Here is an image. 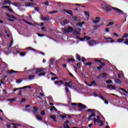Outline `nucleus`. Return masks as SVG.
I'll return each mask as SVG.
<instances>
[{"label": "nucleus", "mask_w": 128, "mask_h": 128, "mask_svg": "<svg viewBox=\"0 0 128 128\" xmlns=\"http://www.w3.org/2000/svg\"><path fill=\"white\" fill-rule=\"evenodd\" d=\"M102 8H104V10H106V12H110V10H112V8L114 7L106 3H104L102 4Z\"/></svg>", "instance_id": "f257e3e1"}, {"label": "nucleus", "mask_w": 128, "mask_h": 128, "mask_svg": "<svg viewBox=\"0 0 128 128\" xmlns=\"http://www.w3.org/2000/svg\"><path fill=\"white\" fill-rule=\"evenodd\" d=\"M86 112H92L91 115L88 118V122H90L92 118H94L96 116V113L94 112V110L88 109L86 110Z\"/></svg>", "instance_id": "f03ea898"}, {"label": "nucleus", "mask_w": 128, "mask_h": 128, "mask_svg": "<svg viewBox=\"0 0 128 128\" xmlns=\"http://www.w3.org/2000/svg\"><path fill=\"white\" fill-rule=\"evenodd\" d=\"M0 70H2L1 72H6V70L8 68V65L6 64L4 62H2V64H0Z\"/></svg>", "instance_id": "7ed1b4c3"}, {"label": "nucleus", "mask_w": 128, "mask_h": 128, "mask_svg": "<svg viewBox=\"0 0 128 128\" xmlns=\"http://www.w3.org/2000/svg\"><path fill=\"white\" fill-rule=\"evenodd\" d=\"M76 40H78L80 42H84V40H90V37H88L85 36L84 38H80V36H76Z\"/></svg>", "instance_id": "20e7f679"}, {"label": "nucleus", "mask_w": 128, "mask_h": 128, "mask_svg": "<svg viewBox=\"0 0 128 128\" xmlns=\"http://www.w3.org/2000/svg\"><path fill=\"white\" fill-rule=\"evenodd\" d=\"M112 8L113 10H115L116 12H117V14H124V13L123 12L122 10L118 8Z\"/></svg>", "instance_id": "39448f33"}, {"label": "nucleus", "mask_w": 128, "mask_h": 128, "mask_svg": "<svg viewBox=\"0 0 128 128\" xmlns=\"http://www.w3.org/2000/svg\"><path fill=\"white\" fill-rule=\"evenodd\" d=\"M18 72H20L18 71H15L14 70H8L6 72V74H18Z\"/></svg>", "instance_id": "423d86ee"}, {"label": "nucleus", "mask_w": 128, "mask_h": 128, "mask_svg": "<svg viewBox=\"0 0 128 128\" xmlns=\"http://www.w3.org/2000/svg\"><path fill=\"white\" fill-rule=\"evenodd\" d=\"M97 119L96 118H94V123L96 124V122H102V121L100 120V116H96Z\"/></svg>", "instance_id": "0eeeda50"}, {"label": "nucleus", "mask_w": 128, "mask_h": 128, "mask_svg": "<svg viewBox=\"0 0 128 128\" xmlns=\"http://www.w3.org/2000/svg\"><path fill=\"white\" fill-rule=\"evenodd\" d=\"M82 32V30L80 28L77 29L76 30H74L73 32V34L74 36H78L79 34H80V32Z\"/></svg>", "instance_id": "6e6552de"}, {"label": "nucleus", "mask_w": 128, "mask_h": 128, "mask_svg": "<svg viewBox=\"0 0 128 128\" xmlns=\"http://www.w3.org/2000/svg\"><path fill=\"white\" fill-rule=\"evenodd\" d=\"M100 22V17H96L94 20H93L92 22L94 24H98Z\"/></svg>", "instance_id": "1a4fd4ad"}, {"label": "nucleus", "mask_w": 128, "mask_h": 128, "mask_svg": "<svg viewBox=\"0 0 128 128\" xmlns=\"http://www.w3.org/2000/svg\"><path fill=\"white\" fill-rule=\"evenodd\" d=\"M88 45L90 46H94L96 45V42L94 40L90 41L88 42Z\"/></svg>", "instance_id": "9d476101"}, {"label": "nucleus", "mask_w": 128, "mask_h": 128, "mask_svg": "<svg viewBox=\"0 0 128 128\" xmlns=\"http://www.w3.org/2000/svg\"><path fill=\"white\" fill-rule=\"evenodd\" d=\"M78 106H79V108H81L82 110H84V108H86V105L84 104H82V103H78Z\"/></svg>", "instance_id": "9b49d317"}, {"label": "nucleus", "mask_w": 128, "mask_h": 128, "mask_svg": "<svg viewBox=\"0 0 128 128\" xmlns=\"http://www.w3.org/2000/svg\"><path fill=\"white\" fill-rule=\"evenodd\" d=\"M44 68H36V71L35 72V74H38V72H44Z\"/></svg>", "instance_id": "f8f14e48"}, {"label": "nucleus", "mask_w": 128, "mask_h": 128, "mask_svg": "<svg viewBox=\"0 0 128 128\" xmlns=\"http://www.w3.org/2000/svg\"><path fill=\"white\" fill-rule=\"evenodd\" d=\"M63 12H66V14H68L72 16H74V14H72V12L71 10H63Z\"/></svg>", "instance_id": "ddd939ff"}, {"label": "nucleus", "mask_w": 128, "mask_h": 128, "mask_svg": "<svg viewBox=\"0 0 128 128\" xmlns=\"http://www.w3.org/2000/svg\"><path fill=\"white\" fill-rule=\"evenodd\" d=\"M34 78H36V75H30L28 78V80H34Z\"/></svg>", "instance_id": "4468645a"}, {"label": "nucleus", "mask_w": 128, "mask_h": 128, "mask_svg": "<svg viewBox=\"0 0 128 128\" xmlns=\"http://www.w3.org/2000/svg\"><path fill=\"white\" fill-rule=\"evenodd\" d=\"M31 88L32 87L26 86H24V87L22 88H16V90H24V88Z\"/></svg>", "instance_id": "2eb2a0df"}, {"label": "nucleus", "mask_w": 128, "mask_h": 128, "mask_svg": "<svg viewBox=\"0 0 128 128\" xmlns=\"http://www.w3.org/2000/svg\"><path fill=\"white\" fill-rule=\"evenodd\" d=\"M36 71V68H33L32 69L28 70V72H30V74H35Z\"/></svg>", "instance_id": "dca6fc26"}, {"label": "nucleus", "mask_w": 128, "mask_h": 128, "mask_svg": "<svg viewBox=\"0 0 128 128\" xmlns=\"http://www.w3.org/2000/svg\"><path fill=\"white\" fill-rule=\"evenodd\" d=\"M26 6H36V4L30 2H28L26 3Z\"/></svg>", "instance_id": "f3484780"}, {"label": "nucleus", "mask_w": 128, "mask_h": 128, "mask_svg": "<svg viewBox=\"0 0 128 128\" xmlns=\"http://www.w3.org/2000/svg\"><path fill=\"white\" fill-rule=\"evenodd\" d=\"M68 22H70L68 20H64V21L60 22V24L62 26H66V24H68Z\"/></svg>", "instance_id": "a211bd4d"}, {"label": "nucleus", "mask_w": 128, "mask_h": 128, "mask_svg": "<svg viewBox=\"0 0 128 128\" xmlns=\"http://www.w3.org/2000/svg\"><path fill=\"white\" fill-rule=\"evenodd\" d=\"M50 118H52V120H54V122H58V120H56V116H54V115H50Z\"/></svg>", "instance_id": "6ab92c4d"}, {"label": "nucleus", "mask_w": 128, "mask_h": 128, "mask_svg": "<svg viewBox=\"0 0 128 128\" xmlns=\"http://www.w3.org/2000/svg\"><path fill=\"white\" fill-rule=\"evenodd\" d=\"M108 88H110V90H116V86L112 84L108 86Z\"/></svg>", "instance_id": "aec40b11"}, {"label": "nucleus", "mask_w": 128, "mask_h": 128, "mask_svg": "<svg viewBox=\"0 0 128 128\" xmlns=\"http://www.w3.org/2000/svg\"><path fill=\"white\" fill-rule=\"evenodd\" d=\"M94 60L96 62H99V64H102V66H106V64L104 63V62H103L102 63V62L98 60H96L95 59Z\"/></svg>", "instance_id": "412c9836"}, {"label": "nucleus", "mask_w": 128, "mask_h": 128, "mask_svg": "<svg viewBox=\"0 0 128 128\" xmlns=\"http://www.w3.org/2000/svg\"><path fill=\"white\" fill-rule=\"evenodd\" d=\"M13 6H16L17 8H20V6H22V5L20 2H14L13 4Z\"/></svg>", "instance_id": "4be33fe9"}, {"label": "nucleus", "mask_w": 128, "mask_h": 128, "mask_svg": "<svg viewBox=\"0 0 128 128\" xmlns=\"http://www.w3.org/2000/svg\"><path fill=\"white\" fill-rule=\"evenodd\" d=\"M34 111H33V114H36L38 112V107L36 106H34Z\"/></svg>", "instance_id": "5701e85b"}, {"label": "nucleus", "mask_w": 128, "mask_h": 128, "mask_svg": "<svg viewBox=\"0 0 128 128\" xmlns=\"http://www.w3.org/2000/svg\"><path fill=\"white\" fill-rule=\"evenodd\" d=\"M115 83L118 84H122V81L120 79H116Z\"/></svg>", "instance_id": "b1692460"}, {"label": "nucleus", "mask_w": 128, "mask_h": 128, "mask_svg": "<svg viewBox=\"0 0 128 128\" xmlns=\"http://www.w3.org/2000/svg\"><path fill=\"white\" fill-rule=\"evenodd\" d=\"M41 20H44V22H46V20H50V18L48 17H44L42 16L41 18Z\"/></svg>", "instance_id": "393cba45"}, {"label": "nucleus", "mask_w": 128, "mask_h": 128, "mask_svg": "<svg viewBox=\"0 0 128 128\" xmlns=\"http://www.w3.org/2000/svg\"><path fill=\"white\" fill-rule=\"evenodd\" d=\"M22 21L24 22H26V24H30V26H34V24H32V23L28 22V21H26V20L23 19Z\"/></svg>", "instance_id": "a878e982"}, {"label": "nucleus", "mask_w": 128, "mask_h": 128, "mask_svg": "<svg viewBox=\"0 0 128 128\" xmlns=\"http://www.w3.org/2000/svg\"><path fill=\"white\" fill-rule=\"evenodd\" d=\"M84 14L85 16H86L87 18H90V12L85 11V12H84Z\"/></svg>", "instance_id": "bb28decb"}, {"label": "nucleus", "mask_w": 128, "mask_h": 128, "mask_svg": "<svg viewBox=\"0 0 128 128\" xmlns=\"http://www.w3.org/2000/svg\"><path fill=\"white\" fill-rule=\"evenodd\" d=\"M62 32L64 34H68V32H70V31H68V29H63L62 30Z\"/></svg>", "instance_id": "cd10ccee"}, {"label": "nucleus", "mask_w": 128, "mask_h": 128, "mask_svg": "<svg viewBox=\"0 0 128 128\" xmlns=\"http://www.w3.org/2000/svg\"><path fill=\"white\" fill-rule=\"evenodd\" d=\"M56 60V59L52 58L50 60V66H52L54 60Z\"/></svg>", "instance_id": "c85d7f7f"}, {"label": "nucleus", "mask_w": 128, "mask_h": 128, "mask_svg": "<svg viewBox=\"0 0 128 128\" xmlns=\"http://www.w3.org/2000/svg\"><path fill=\"white\" fill-rule=\"evenodd\" d=\"M92 62H88L86 64L84 62V66H92Z\"/></svg>", "instance_id": "c756f323"}, {"label": "nucleus", "mask_w": 128, "mask_h": 128, "mask_svg": "<svg viewBox=\"0 0 128 128\" xmlns=\"http://www.w3.org/2000/svg\"><path fill=\"white\" fill-rule=\"evenodd\" d=\"M119 90H122V92H126V94H128V92L126 90L122 88H119Z\"/></svg>", "instance_id": "7c9ffc66"}, {"label": "nucleus", "mask_w": 128, "mask_h": 128, "mask_svg": "<svg viewBox=\"0 0 128 128\" xmlns=\"http://www.w3.org/2000/svg\"><path fill=\"white\" fill-rule=\"evenodd\" d=\"M36 118L38 120H42V118L40 116H36Z\"/></svg>", "instance_id": "2f4dec72"}, {"label": "nucleus", "mask_w": 128, "mask_h": 128, "mask_svg": "<svg viewBox=\"0 0 128 128\" xmlns=\"http://www.w3.org/2000/svg\"><path fill=\"white\" fill-rule=\"evenodd\" d=\"M26 50H33V52H36V49H34L32 47L27 48H26Z\"/></svg>", "instance_id": "473e14b6"}, {"label": "nucleus", "mask_w": 128, "mask_h": 128, "mask_svg": "<svg viewBox=\"0 0 128 128\" xmlns=\"http://www.w3.org/2000/svg\"><path fill=\"white\" fill-rule=\"evenodd\" d=\"M106 84H112V80H106Z\"/></svg>", "instance_id": "72a5a7b5"}, {"label": "nucleus", "mask_w": 128, "mask_h": 128, "mask_svg": "<svg viewBox=\"0 0 128 128\" xmlns=\"http://www.w3.org/2000/svg\"><path fill=\"white\" fill-rule=\"evenodd\" d=\"M10 2L8 0H4V4H10Z\"/></svg>", "instance_id": "f704fd0d"}, {"label": "nucleus", "mask_w": 128, "mask_h": 128, "mask_svg": "<svg viewBox=\"0 0 128 128\" xmlns=\"http://www.w3.org/2000/svg\"><path fill=\"white\" fill-rule=\"evenodd\" d=\"M46 72H43L42 73H40L38 74V76H46Z\"/></svg>", "instance_id": "c9c22d12"}, {"label": "nucleus", "mask_w": 128, "mask_h": 128, "mask_svg": "<svg viewBox=\"0 0 128 128\" xmlns=\"http://www.w3.org/2000/svg\"><path fill=\"white\" fill-rule=\"evenodd\" d=\"M76 60H78V62H80V56L78 54H76Z\"/></svg>", "instance_id": "e433bc0d"}, {"label": "nucleus", "mask_w": 128, "mask_h": 128, "mask_svg": "<svg viewBox=\"0 0 128 128\" xmlns=\"http://www.w3.org/2000/svg\"><path fill=\"white\" fill-rule=\"evenodd\" d=\"M67 116H68L67 114L60 116V118H62V120H64L66 118Z\"/></svg>", "instance_id": "4c0bfd02"}, {"label": "nucleus", "mask_w": 128, "mask_h": 128, "mask_svg": "<svg viewBox=\"0 0 128 128\" xmlns=\"http://www.w3.org/2000/svg\"><path fill=\"white\" fill-rule=\"evenodd\" d=\"M16 100V98H10L8 99V102H14V100Z\"/></svg>", "instance_id": "58836bf2"}, {"label": "nucleus", "mask_w": 128, "mask_h": 128, "mask_svg": "<svg viewBox=\"0 0 128 128\" xmlns=\"http://www.w3.org/2000/svg\"><path fill=\"white\" fill-rule=\"evenodd\" d=\"M124 40L122 38H120V39H118V42L120 43V42H124Z\"/></svg>", "instance_id": "ea45409f"}, {"label": "nucleus", "mask_w": 128, "mask_h": 128, "mask_svg": "<svg viewBox=\"0 0 128 128\" xmlns=\"http://www.w3.org/2000/svg\"><path fill=\"white\" fill-rule=\"evenodd\" d=\"M55 110V112H58V109H56V107H54V106H52V107L50 110Z\"/></svg>", "instance_id": "a19ab883"}, {"label": "nucleus", "mask_w": 128, "mask_h": 128, "mask_svg": "<svg viewBox=\"0 0 128 128\" xmlns=\"http://www.w3.org/2000/svg\"><path fill=\"white\" fill-rule=\"evenodd\" d=\"M91 84H92V86H98V84H96V82L94 81H92L91 82Z\"/></svg>", "instance_id": "79ce46f5"}, {"label": "nucleus", "mask_w": 128, "mask_h": 128, "mask_svg": "<svg viewBox=\"0 0 128 128\" xmlns=\"http://www.w3.org/2000/svg\"><path fill=\"white\" fill-rule=\"evenodd\" d=\"M36 52L37 54H40L42 56H44V53L43 52H40V51H38V50H36Z\"/></svg>", "instance_id": "37998d69"}, {"label": "nucleus", "mask_w": 128, "mask_h": 128, "mask_svg": "<svg viewBox=\"0 0 128 128\" xmlns=\"http://www.w3.org/2000/svg\"><path fill=\"white\" fill-rule=\"evenodd\" d=\"M64 128H70V127L68 124L64 123Z\"/></svg>", "instance_id": "c03bdc74"}, {"label": "nucleus", "mask_w": 128, "mask_h": 128, "mask_svg": "<svg viewBox=\"0 0 128 128\" xmlns=\"http://www.w3.org/2000/svg\"><path fill=\"white\" fill-rule=\"evenodd\" d=\"M128 37V34H126L122 36V38H126Z\"/></svg>", "instance_id": "a18cd8bd"}, {"label": "nucleus", "mask_w": 128, "mask_h": 128, "mask_svg": "<svg viewBox=\"0 0 128 128\" xmlns=\"http://www.w3.org/2000/svg\"><path fill=\"white\" fill-rule=\"evenodd\" d=\"M6 16H8V18H14V16H10V14H6Z\"/></svg>", "instance_id": "49530a36"}, {"label": "nucleus", "mask_w": 128, "mask_h": 128, "mask_svg": "<svg viewBox=\"0 0 128 128\" xmlns=\"http://www.w3.org/2000/svg\"><path fill=\"white\" fill-rule=\"evenodd\" d=\"M56 12H58V11H52L51 12H49L48 14H56Z\"/></svg>", "instance_id": "de8ad7c7"}, {"label": "nucleus", "mask_w": 128, "mask_h": 128, "mask_svg": "<svg viewBox=\"0 0 128 128\" xmlns=\"http://www.w3.org/2000/svg\"><path fill=\"white\" fill-rule=\"evenodd\" d=\"M112 24H114V22H110L109 24L107 25V26H112Z\"/></svg>", "instance_id": "09e8293b"}, {"label": "nucleus", "mask_w": 128, "mask_h": 128, "mask_svg": "<svg viewBox=\"0 0 128 128\" xmlns=\"http://www.w3.org/2000/svg\"><path fill=\"white\" fill-rule=\"evenodd\" d=\"M68 30H70V32H73L74 30V28L72 27H69L68 28Z\"/></svg>", "instance_id": "8fccbe9b"}, {"label": "nucleus", "mask_w": 128, "mask_h": 128, "mask_svg": "<svg viewBox=\"0 0 128 128\" xmlns=\"http://www.w3.org/2000/svg\"><path fill=\"white\" fill-rule=\"evenodd\" d=\"M120 74H121L122 78H124V72H122V71L120 72Z\"/></svg>", "instance_id": "3c124183"}, {"label": "nucleus", "mask_w": 128, "mask_h": 128, "mask_svg": "<svg viewBox=\"0 0 128 128\" xmlns=\"http://www.w3.org/2000/svg\"><path fill=\"white\" fill-rule=\"evenodd\" d=\"M100 76H102V78H106V73H103L100 74Z\"/></svg>", "instance_id": "603ef678"}, {"label": "nucleus", "mask_w": 128, "mask_h": 128, "mask_svg": "<svg viewBox=\"0 0 128 128\" xmlns=\"http://www.w3.org/2000/svg\"><path fill=\"white\" fill-rule=\"evenodd\" d=\"M38 36H40V38H42V36H44V34H37Z\"/></svg>", "instance_id": "864d4df0"}, {"label": "nucleus", "mask_w": 128, "mask_h": 128, "mask_svg": "<svg viewBox=\"0 0 128 128\" xmlns=\"http://www.w3.org/2000/svg\"><path fill=\"white\" fill-rule=\"evenodd\" d=\"M41 116H45L46 115V112H44V111L42 110L41 112V114H40Z\"/></svg>", "instance_id": "5fc2aeb1"}, {"label": "nucleus", "mask_w": 128, "mask_h": 128, "mask_svg": "<svg viewBox=\"0 0 128 128\" xmlns=\"http://www.w3.org/2000/svg\"><path fill=\"white\" fill-rule=\"evenodd\" d=\"M25 55H26V52H21L20 54V56H24Z\"/></svg>", "instance_id": "6e6d98bb"}, {"label": "nucleus", "mask_w": 128, "mask_h": 128, "mask_svg": "<svg viewBox=\"0 0 128 128\" xmlns=\"http://www.w3.org/2000/svg\"><path fill=\"white\" fill-rule=\"evenodd\" d=\"M64 60V56H62L61 57V58L59 60L60 62H63Z\"/></svg>", "instance_id": "4d7b16f0"}, {"label": "nucleus", "mask_w": 128, "mask_h": 128, "mask_svg": "<svg viewBox=\"0 0 128 128\" xmlns=\"http://www.w3.org/2000/svg\"><path fill=\"white\" fill-rule=\"evenodd\" d=\"M58 82H59L60 86L61 84H64V82H62V80H59V81H58Z\"/></svg>", "instance_id": "13d9d810"}, {"label": "nucleus", "mask_w": 128, "mask_h": 128, "mask_svg": "<svg viewBox=\"0 0 128 128\" xmlns=\"http://www.w3.org/2000/svg\"><path fill=\"white\" fill-rule=\"evenodd\" d=\"M34 10L36 12H39L40 11V8H38V7L35 8Z\"/></svg>", "instance_id": "bf43d9fd"}, {"label": "nucleus", "mask_w": 128, "mask_h": 128, "mask_svg": "<svg viewBox=\"0 0 128 128\" xmlns=\"http://www.w3.org/2000/svg\"><path fill=\"white\" fill-rule=\"evenodd\" d=\"M74 62V59H72V58L69 59L68 60V62Z\"/></svg>", "instance_id": "052dcab7"}, {"label": "nucleus", "mask_w": 128, "mask_h": 128, "mask_svg": "<svg viewBox=\"0 0 128 128\" xmlns=\"http://www.w3.org/2000/svg\"><path fill=\"white\" fill-rule=\"evenodd\" d=\"M106 32H110V29L108 28H106L105 29Z\"/></svg>", "instance_id": "680f3d73"}, {"label": "nucleus", "mask_w": 128, "mask_h": 128, "mask_svg": "<svg viewBox=\"0 0 128 128\" xmlns=\"http://www.w3.org/2000/svg\"><path fill=\"white\" fill-rule=\"evenodd\" d=\"M24 102H26V98H22V100H21V102H22V103Z\"/></svg>", "instance_id": "e2e57ef3"}, {"label": "nucleus", "mask_w": 128, "mask_h": 128, "mask_svg": "<svg viewBox=\"0 0 128 128\" xmlns=\"http://www.w3.org/2000/svg\"><path fill=\"white\" fill-rule=\"evenodd\" d=\"M124 44L128 46V38L124 42Z\"/></svg>", "instance_id": "0e129e2a"}, {"label": "nucleus", "mask_w": 128, "mask_h": 128, "mask_svg": "<svg viewBox=\"0 0 128 128\" xmlns=\"http://www.w3.org/2000/svg\"><path fill=\"white\" fill-rule=\"evenodd\" d=\"M52 80H58V77H54L51 78Z\"/></svg>", "instance_id": "69168bd1"}, {"label": "nucleus", "mask_w": 128, "mask_h": 128, "mask_svg": "<svg viewBox=\"0 0 128 128\" xmlns=\"http://www.w3.org/2000/svg\"><path fill=\"white\" fill-rule=\"evenodd\" d=\"M54 84H58V86H60V84H59L58 81L55 82Z\"/></svg>", "instance_id": "338daca9"}, {"label": "nucleus", "mask_w": 128, "mask_h": 128, "mask_svg": "<svg viewBox=\"0 0 128 128\" xmlns=\"http://www.w3.org/2000/svg\"><path fill=\"white\" fill-rule=\"evenodd\" d=\"M28 18H29V20H32V15L29 14L28 15Z\"/></svg>", "instance_id": "774afa93"}]
</instances>
